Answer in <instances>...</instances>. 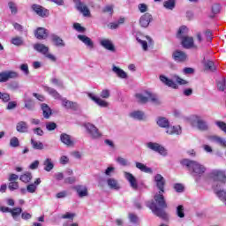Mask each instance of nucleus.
Segmentation results:
<instances>
[{"instance_id":"20","label":"nucleus","mask_w":226,"mask_h":226,"mask_svg":"<svg viewBox=\"0 0 226 226\" xmlns=\"http://www.w3.org/2000/svg\"><path fill=\"white\" fill-rule=\"evenodd\" d=\"M78 40L79 41H82V43L88 47V49H94V43L93 42L91 38L87 37V35L79 34Z\"/></svg>"},{"instance_id":"25","label":"nucleus","mask_w":226,"mask_h":226,"mask_svg":"<svg viewBox=\"0 0 226 226\" xmlns=\"http://www.w3.org/2000/svg\"><path fill=\"white\" fill-rule=\"evenodd\" d=\"M107 185L109 190H121V185L116 178H108Z\"/></svg>"},{"instance_id":"5","label":"nucleus","mask_w":226,"mask_h":226,"mask_svg":"<svg viewBox=\"0 0 226 226\" xmlns=\"http://www.w3.org/2000/svg\"><path fill=\"white\" fill-rule=\"evenodd\" d=\"M209 177L217 183H222L223 185L226 183V172L222 170H212L209 174Z\"/></svg>"},{"instance_id":"47","label":"nucleus","mask_w":226,"mask_h":226,"mask_svg":"<svg viewBox=\"0 0 226 226\" xmlns=\"http://www.w3.org/2000/svg\"><path fill=\"white\" fill-rule=\"evenodd\" d=\"M217 87L219 91H225V87H226L225 78H222L217 81Z\"/></svg>"},{"instance_id":"33","label":"nucleus","mask_w":226,"mask_h":226,"mask_svg":"<svg viewBox=\"0 0 226 226\" xmlns=\"http://www.w3.org/2000/svg\"><path fill=\"white\" fill-rule=\"evenodd\" d=\"M136 168H138L141 172H145V174H153V170L142 162H137Z\"/></svg>"},{"instance_id":"3","label":"nucleus","mask_w":226,"mask_h":226,"mask_svg":"<svg viewBox=\"0 0 226 226\" xmlns=\"http://www.w3.org/2000/svg\"><path fill=\"white\" fill-rule=\"evenodd\" d=\"M136 100L139 103H147V102H151L155 105H160L161 102L156 94L151 93L150 91H143L141 93H138L135 94Z\"/></svg>"},{"instance_id":"10","label":"nucleus","mask_w":226,"mask_h":226,"mask_svg":"<svg viewBox=\"0 0 226 226\" xmlns=\"http://www.w3.org/2000/svg\"><path fill=\"white\" fill-rule=\"evenodd\" d=\"M32 10L38 15L39 17H49V10L45 9L43 6L40 4H33Z\"/></svg>"},{"instance_id":"51","label":"nucleus","mask_w":226,"mask_h":226,"mask_svg":"<svg viewBox=\"0 0 226 226\" xmlns=\"http://www.w3.org/2000/svg\"><path fill=\"white\" fill-rule=\"evenodd\" d=\"M100 98H103L104 100H107L110 98V90L109 89H103L100 93Z\"/></svg>"},{"instance_id":"12","label":"nucleus","mask_w":226,"mask_h":226,"mask_svg":"<svg viewBox=\"0 0 226 226\" xmlns=\"http://www.w3.org/2000/svg\"><path fill=\"white\" fill-rule=\"evenodd\" d=\"M100 45L103 47V49H106V50H109L110 52L116 51V47L114 46V43L110 39L102 38L100 39Z\"/></svg>"},{"instance_id":"2","label":"nucleus","mask_w":226,"mask_h":226,"mask_svg":"<svg viewBox=\"0 0 226 226\" xmlns=\"http://www.w3.org/2000/svg\"><path fill=\"white\" fill-rule=\"evenodd\" d=\"M181 164L190 170L192 176L194 177L195 181H199V179L204 176V172H206V167L195 161L183 159Z\"/></svg>"},{"instance_id":"50","label":"nucleus","mask_w":226,"mask_h":226,"mask_svg":"<svg viewBox=\"0 0 226 226\" xmlns=\"http://www.w3.org/2000/svg\"><path fill=\"white\" fill-rule=\"evenodd\" d=\"M116 162L119 163V165H122L123 167H128V165H130V162H128V160L123 157H117L116 159Z\"/></svg>"},{"instance_id":"48","label":"nucleus","mask_w":226,"mask_h":226,"mask_svg":"<svg viewBox=\"0 0 226 226\" xmlns=\"http://www.w3.org/2000/svg\"><path fill=\"white\" fill-rule=\"evenodd\" d=\"M138 10L140 13H147L149 11V6L146 4H139Z\"/></svg>"},{"instance_id":"11","label":"nucleus","mask_w":226,"mask_h":226,"mask_svg":"<svg viewBox=\"0 0 226 226\" xmlns=\"http://www.w3.org/2000/svg\"><path fill=\"white\" fill-rule=\"evenodd\" d=\"M151 22H153V15L149 12H146L139 18V26L141 27H149Z\"/></svg>"},{"instance_id":"53","label":"nucleus","mask_w":226,"mask_h":226,"mask_svg":"<svg viewBox=\"0 0 226 226\" xmlns=\"http://www.w3.org/2000/svg\"><path fill=\"white\" fill-rule=\"evenodd\" d=\"M174 190L177 193H183V192H185V185H183L182 184H175Z\"/></svg>"},{"instance_id":"29","label":"nucleus","mask_w":226,"mask_h":226,"mask_svg":"<svg viewBox=\"0 0 226 226\" xmlns=\"http://www.w3.org/2000/svg\"><path fill=\"white\" fill-rule=\"evenodd\" d=\"M215 193L222 200V202L226 206V191L223 189H218V187L215 188Z\"/></svg>"},{"instance_id":"39","label":"nucleus","mask_w":226,"mask_h":226,"mask_svg":"<svg viewBox=\"0 0 226 226\" xmlns=\"http://www.w3.org/2000/svg\"><path fill=\"white\" fill-rule=\"evenodd\" d=\"M170 123L166 117H161L157 118V124L160 128H167Z\"/></svg>"},{"instance_id":"49","label":"nucleus","mask_w":226,"mask_h":226,"mask_svg":"<svg viewBox=\"0 0 226 226\" xmlns=\"http://www.w3.org/2000/svg\"><path fill=\"white\" fill-rule=\"evenodd\" d=\"M10 146L11 147H19V146H20V141H19V138L12 137L10 139Z\"/></svg>"},{"instance_id":"55","label":"nucleus","mask_w":226,"mask_h":226,"mask_svg":"<svg viewBox=\"0 0 226 226\" xmlns=\"http://www.w3.org/2000/svg\"><path fill=\"white\" fill-rule=\"evenodd\" d=\"M9 190L10 192H15V190H19V182H10Z\"/></svg>"},{"instance_id":"34","label":"nucleus","mask_w":226,"mask_h":226,"mask_svg":"<svg viewBox=\"0 0 226 226\" xmlns=\"http://www.w3.org/2000/svg\"><path fill=\"white\" fill-rule=\"evenodd\" d=\"M34 50H37V52H41V54H43L44 56L45 54H47V52H49V47L41 43H37L34 45Z\"/></svg>"},{"instance_id":"18","label":"nucleus","mask_w":226,"mask_h":226,"mask_svg":"<svg viewBox=\"0 0 226 226\" xmlns=\"http://www.w3.org/2000/svg\"><path fill=\"white\" fill-rule=\"evenodd\" d=\"M173 59L177 63H185L188 59V56L183 51L177 50L173 53Z\"/></svg>"},{"instance_id":"21","label":"nucleus","mask_w":226,"mask_h":226,"mask_svg":"<svg viewBox=\"0 0 226 226\" xmlns=\"http://www.w3.org/2000/svg\"><path fill=\"white\" fill-rule=\"evenodd\" d=\"M166 133L168 135H180L181 133V126L179 125H170L166 127Z\"/></svg>"},{"instance_id":"42","label":"nucleus","mask_w":226,"mask_h":226,"mask_svg":"<svg viewBox=\"0 0 226 226\" xmlns=\"http://www.w3.org/2000/svg\"><path fill=\"white\" fill-rule=\"evenodd\" d=\"M19 179L20 181H22V183H29V181L33 179V175H31V173L29 172H26L25 174L20 176Z\"/></svg>"},{"instance_id":"45","label":"nucleus","mask_w":226,"mask_h":226,"mask_svg":"<svg viewBox=\"0 0 226 226\" xmlns=\"http://www.w3.org/2000/svg\"><path fill=\"white\" fill-rule=\"evenodd\" d=\"M31 144H32V147L34 149H37V150H41L43 149V143H41V141H36L34 139H31Z\"/></svg>"},{"instance_id":"9","label":"nucleus","mask_w":226,"mask_h":226,"mask_svg":"<svg viewBox=\"0 0 226 226\" xmlns=\"http://www.w3.org/2000/svg\"><path fill=\"white\" fill-rule=\"evenodd\" d=\"M136 40L145 51L147 50V47H151V45H153V39L149 36L141 35L140 37H136Z\"/></svg>"},{"instance_id":"35","label":"nucleus","mask_w":226,"mask_h":226,"mask_svg":"<svg viewBox=\"0 0 226 226\" xmlns=\"http://www.w3.org/2000/svg\"><path fill=\"white\" fill-rule=\"evenodd\" d=\"M187 34H188V27L182 26L179 28L177 36V38H180V40H183L185 38H188Z\"/></svg>"},{"instance_id":"14","label":"nucleus","mask_w":226,"mask_h":226,"mask_svg":"<svg viewBox=\"0 0 226 226\" xmlns=\"http://www.w3.org/2000/svg\"><path fill=\"white\" fill-rule=\"evenodd\" d=\"M88 98H90L92 102H94V103H96V105H98L99 107H102L104 109H107V107H109V102H107V101L94 95V94H88Z\"/></svg>"},{"instance_id":"17","label":"nucleus","mask_w":226,"mask_h":226,"mask_svg":"<svg viewBox=\"0 0 226 226\" xmlns=\"http://www.w3.org/2000/svg\"><path fill=\"white\" fill-rule=\"evenodd\" d=\"M76 3V8L84 15V17H89L91 15V12L89 11V9L86 4H82L79 0H74Z\"/></svg>"},{"instance_id":"58","label":"nucleus","mask_w":226,"mask_h":226,"mask_svg":"<svg viewBox=\"0 0 226 226\" xmlns=\"http://www.w3.org/2000/svg\"><path fill=\"white\" fill-rule=\"evenodd\" d=\"M129 220L132 223H139V217L135 214H129Z\"/></svg>"},{"instance_id":"38","label":"nucleus","mask_w":226,"mask_h":226,"mask_svg":"<svg viewBox=\"0 0 226 226\" xmlns=\"http://www.w3.org/2000/svg\"><path fill=\"white\" fill-rule=\"evenodd\" d=\"M16 130L17 132H19V133H26V132H27V123L24 121L18 123Z\"/></svg>"},{"instance_id":"60","label":"nucleus","mask_w":226,"mask_h":226,"mask_svg":"<svg viewBox=\"0 0 226 226\" xmlns=\"http://www.w3.org/2000/svg\"><path fill=\"white\" fill-rule=\"evenodd\" d=\"M174 79L177 80V84H180V86H186V84H188V81L179 78V76H174Z\"/></svg>"},{"instance_id":"63","label":"nucleus","mask_w":226,"mask_h":226,"mask_svg":"<svg viewBox=\"0 0 226 226\" xmlns=\"http://www.w3.org/2000/svg\"><path fill=\"white\" fill-rule=\"evenodd\" d=\"M222 10V6L218 4H215L212 6V11L213 13H220V11Z\"/></svg>"},{"instance_id":"6","label":"nucleus","mask_w":226,"mask_h":226,"mask_svg":"<svg viewBox=\"0 0 226 226\" xmlns=\"http://www.w3.org/2000/svg\"><path fill=\"white\" fill-rule=\"evenodd\" d=\"M84 127L92 139H100L102 137V132H100L94 124L87 123L84 124Z\"/></svg>"},{"instance_id":"8","label":"nucleus","mask_w":226,"mask_h":226,"mask_svg":"<svg viewBox=\"0 0 226 226\" xmlns=\"http://www.w3.org/2000/svg\"><path fill=\"white\" fill-rule=\"evenodd\" d=\"M147 147H148V149H151L155 153H159V154H161L162 156H167V149H165V147H162L158 143L149 142L147 144Z\"/></svg>"},{"instance_id":"30","label":"nucleus","mask_w":226,"mask_h":226,"mask_svg":"<svg viewBox=\"0 0 226 226\" xmlns=\"http://www.w3.org/2000/svg\"><path fill=\"white\" fill-rule=\"evenodd\" d=\"M51 41H53L54 45H56V47H65L66 44L64 43V41L63 39H61V37H59L56 34H51Z\"/></svg>"},{"instance_id":"24","label":"nucleus","mask_w":226,"mask_h":226,"mask_svg":"<svg viewBox=\"0 0 226 226\" xmlns=\"http://www.w3.org/2000/svg\"><path fill=\"white\" fill-rule=\"evenodd\" d=\"M39 185H41V179L36 178L35 181L26 186V191L28 193H35L36 190H38Z\"/></svg>"},{"instance_id":"37","label":"nucleus","mask_w":226,"mask_h":226,"mask_svg":"<svg viewBox=\"0 0 226 226\" xmlns=\"http://www.w3.org/2000/svg\"><path fill=\"white\" fill-rule=\"evenodd\" d=\"M43 166H44V170L46 172H50L52 169H54V162L50 158H46L45 161L43 162Z\"/></svg>"},{"instance_id":"31","label":"nucleus","mask_w":226,"mask_h":226,"mask_svg":"<svg viewBox=\"0 0 226 226\" xmlns=\"http://www.w3.org/2000/svg\"><path fill=\"white\" fill-rule=\"evenodd\" d=\"M182 45L185 49H193V47H195L193 44V37H184V39H182Z\"/></svg>"},{"instance_id":"43","label":"nucleus","mask_w":226,"mask_h":226,"mask_svg":"<svg viewBox=\"0 0 226 226\" xmlns=\"http://www.w3.org/2000/svg\"><path fill=\"white\" fill-rule=\"evenodd\" d=\"M164 8L166 10H172L173 8H176V0H168L163 3Z\"/></svg>"},{"instance_id":"41","label":"nucleus","mask_w":226,"mask_h":226,"mask_svg":"<svg viewBox=\"0 0 226 226\" xmlns=\"http://www.w3.org/2000/svg\"><path fill=\"white\" fill-rule=\"evenodd\" d=\"M176 215L178 218H185V206L178 205L176 208Z\"/></svg>"},{"instance_id":"15","label":"nucleus","mask_w":226,"mask_h":226,"mask_svg":"<svg viewBox=\"0 0 226 226\" xmlns=\"http://www.w3.org/2000/svg\"><path fill=\"white\" fill-rule=\"evenodd\" d=\"M207 140H209V142H214V144H218V146H221L222 147H226V140L222 137L210 135L207 136Z\"/></svg>"},{"instance_id":"61","label":"nucleus","mask_w":226,"mask_h":226,"mask_svg":"<svg viewBox=\"0 0 226 226\" xmlns=\"http://www.w3.org/2000/svg\"><path fill=\"white\" fill-rule=\"evenodd\" d=\"M25 107L28 110H33V109H34V104L33 103V101H31V100L26 101L25 102Z\"/></svg>"},{"instance_id":"19","label":"nucleus","mask_w":226,"mask_h":226,"mask_svg":"<svg viewBox=\"0 0 226 226\" xmlns=\"http://www.w3.org/2000/svg\"><path fill=\"white\" fill-rule=\"evenodd\" d=\"M159 79H160L161 82H162V84H164L165 86H168V87H172L173 89H177V84H176V82H174V80L167 78V76L160 75Z\"/></svg>"},{"instance_id":"27","label":"nucleus","mask_w":226,"mask_h":226,"mask_svg":"<svg viewBox=\"0 0 226 226\" xmlns=\"http://www.w3.org/2000/svg\"><path fill=\"white\" fill-rule=\"evenodd\" d=\"M129 116L130 117H132V119H136L137 121H142L143 119H146V115L143 113V111L140 110L132 111Z\"/></svg>"},{"instance_id":"44","label":"nucleus","mask_w":226,"mask_h":226,"mask_svg":"<svg viewBox=\"0 0 226 226\" xmlns=\"http://www.w3.org/2000/svg\"><path fill=\"white\" fill-rule=\"evenodd\" d=\"M11 43L16 47H20V45H24V40L22 39V37H19V36L13 37L11 39Z\"/></svg>"},{"instance_id":"22","label":"nucleus","mask_w":226,"mask_h":226,"mask_svg":"<svg viewBox=\"0 0 226 226\" xmlns=\"http://www.w3.org/2000/svg\"><path fill=\"white\" fill-rule=\"evenodd\" d=\"M112 72L118 77V79H128V73L124 70L119 68L118 66L112 65Z\"/></svg>"},{"instance_id":"32","label":"nucleus","mask_w":226,"mask_h":226,"mask_svg":"<svg viewBox=\"0 0 226 226\" xmlns=\"http://www.w3.org/2000/svg\"><path fill=\"white\" fill-rule=\"evenodd\" d=\"M41 109L42 110L43 117H45V119H49V117L52 116V109H50V107H49V105H47L46 103L41 104Z\"/></svg>"},{"instance_id":"62","label":"nucleus","mask_w":226,"mask_h":226,"mask_svg":"<svg viewBox=\"0 0 226 226\" xmlns=\"http://www.w3.org/2000/svg\"><path fill=\"white\" fill-rule=\"evenodd\" d=\"M114 170H116V168L109 166L105 170V176H112L114 174Z\"/></svg>"},{"instance_id":"64","label":"nucleus","mask_w":226,"mask_h":226,"mask_svg":"<svg viewBox=\"0 0 226 226\" xmlns=\"http://www.w3.org/2000/svg\"><path fill=\"white\" fill-rule=\"evenodd\" d=\"M216 125L226 133V124L223 122H216Z\"/></svg>"},{"instance_id":"52","label":"nucleus","mask_w":226,"mask_h":226,"mask_svg":"<svg viewBox=\"0 0 226 226\" xmlns=\"http://www.w3.org/2000/svg\"><path fill=\"white\" fill-rule=\"evenodd\" d=\"M51 84H53L54 86H56V87H63V80L57 78H52Z\"/></svg>"},{"instance_id":"7","label":"nucleus","mask_w":226,"mask_h":226,"mask_svg":"<svg viewBox=\"0 0 226 226\" xmlns=\"http://www.w3.org/2000/svg\"><path fill=\"white\" fill-rule=\"evenodd\" d=\"M60 140L64 144V146H67V147H75V144H77L75 138L66 133H62L60 135Z\"/></svg>"},{"instance_id":"23","label":"nucleus","mask_w":226,"mask_h":226,"mask_svg":"<svg viewBox=\"0 0 226 226\" xmlns=\"http://www.w3.org/2000/svg\"><path fill=\"white\" fill-rule=\"evenodd\" d=\"M34 34L37 40H45L49 36V31L43 27H38Z\"/></svg>"},{"instance_id":"16","label":"nucleus","mask_w":226,"mask_h":226,"mask_svg":"<svg viewBox=\"0 0 226 226\" xmlns=\"http://www.w3.org/2000/svg\"><path fill=\"white\" fill-rule=\"evenodd\" d=\"M19 77V73L15 72H4L0 73V82H6L10 79H17Z\"/></svg>"},{"instance_id":"4","label":"nucleus","mask_w":226,"mask_h":226,"mask_svg":"<svg viewBox=\"0 0 226 226\" xmlns=\"http://www.w3.org/2000/svg\"><path fill=\"white\" fill-rule=\"evenodd\" d=\"M188 121L192 128H197L201 132H206V130H208L209 128L207 122L202 119V117L199 115H192L189 117Z\"/></svg>"},{"instance_id":"13","label":"nucleus","mask_w":226,"mask_h":226,"mask_svg":"<svg viewBox=\"0 0 226 226\" xmlns=\"http://www.w3.org/2000/svg\"><path fill=\"white\" fill-rule=\"evenodd\" d=\"M124 176L125 179L128 181V183L130 184V186L132 187V190H137V188H139L137 178H135L133 174L124 171Z\"/></svg>"},{"instance_id":"46","label":"nucleus","mask_w":226,"mask_h":226,"mask_svg":"<svg viewBox=\"0 0 226 226\" xmlns=\"http://www.w3.org/2000/svg\"><path fill=\"white\" fill-rule=\"evenodd\" d=\"M205 68L206 70H209L210 72H215V70H216V67L215 66V63L211 60H207L205 62Z\"/></svg>"},{"instance_id":"57","label":"nucleus","mask_w":226,"mask_h":226,"mask_svg":"<svg viewBox=\"0 0 226 226\" xmlns=\"http://www.w3.org/2000/svg\"><path fill=\"white\" fill-rule=\"evenodd\" d=\"M8 6L11 10V12L15 15V13H17V4H15V3L13 2H9Z\"/></svg>"},{"instance_id":"59","label":"nucleus","mask_w":226,"mask_h":226,"mask_svg":"<svg viewBox=\"0 0 226 226\" xmlns=\"http://www.w3.org/2000/svg\"><path fill=\"white\" fill-rule=\"evenodd\" d=\"M20 70L25 73V75H29V66L27 64H22L20 65Z\"/></svg>"},{"instance_id":"28","label":"nucleus","mask_w":226,"mask_h":226,"mask_svg":"<svg viewBox=\"0 0 226 226\" xmlns=\"http://www.w3.org/2000/svg\"><path fill=\"white\" fill-rule=\"evenodd\" d=\"M62 105L65 109H72V110H77V109H79V104H77V102L68 101L67 99H62Z\"/></svg>"},{"instance_id":"56","label":"nucleus","mask_w":226,"mask_h":226,"mask_svg":"<svg viewBox=\"0 0 226 226\" xmlns=\"http://www.w3.org/2000/svg\"><path fill=\"white\" fill-rule=\"evenodd\" d=\"M46 128L49 132H52V130H56V128H57V124L54 122H49L46 124Z\"/></svg>"},{"instance_id":"26","label":"nucleus","mask_w":226,"mask_h":226,"mask_svg":"<svg viewBox=\"0 0 226 226\" xmlns=\"http://www.w3.org/2000/svg\"><path fill=\"white\" fill-rule=\"evenodd\" d=\"M74 189L76 190L79 197H80V199L84 198V197H87L88 192H87V187L86 185H76L74 187Z\"/></svg>"},{"instance_id":"1","label":"nucleus","mask_w":226,"mask_h":226,"mask_svg":"<svg viewBox=\"0 0 226 226\" xmlns=\"http://www.w3.org/2000/svg\"><path fill=\"white\" fill-rule=\"evenodd\" d=\"M154 181L159 192L154 195V200L157 204L150 203L148 207L153 211L154 215L159 216L160 218H165V209L167 207V203L165 202V198L163 193H165V178L161 174H157L154 177Z\"/></svg>"},{"instance_id":"36","label":"nucleus","mask_w":226,"mask_h":226,"mask_svg":"<svg viewBox=\"0 0 226 226\" xmlns=\"http://www.w3.org/2000/svg\"><path fill=\"white\" fill-rule=\"evenodd\" d=\"M44 91H46V93H49V94L53 96V98H55V100H61V94H59V93H57L56 91V89L49 87H45Z\"/></svg>"},{"instance_id":"54","label":"nucleus","mask_w":226,"mask_h":226,"mask_svg":"<svg viewBox=\"0 0 226 226\" xmlns=\"http://www.w3.org/2000/svg\"><path fill=\"white\" fill-rule=\"evenodd\" d=\"M73 27L78 33H86V27L80 26L79 23H74Z\"/></svg>"},{"instance_id":"40","label":"nucleus","mask_w":226,"mask_h":226,"mask_svg":"<svg viewBox=\"0 0 226 226\" xmlns=\"http://www.w3.org/2000/svg\"><path fill=\"white\" fill-rule=\"evenodd\" d=\"M21 213H22L21 207L11 208V215L13 220H17V218H19V216H20Z\"/></svg>"}]
</instances>
